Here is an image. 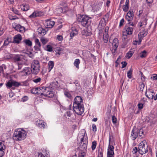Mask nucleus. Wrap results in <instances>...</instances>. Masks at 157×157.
I'll return each mask as SVG.
<instances>
[{
  "label": "nucleus",
  "instance_id": "nucleus-1",
  "mask_svg": "<svg viewBox=\"0 0 157 157\" xmlns=\"http://www.w3.org/2000/svg\"><path fill=\"white\" fill-rule=\"evenodd\" d=\"M73 104V109L75 113L78 115H81L84 112V107L82 105V99L81 97L76 96L74 99Z\"/></svg>",
  "mask_w": 157,
  "mask_h": 157
},
{
  "label": "nucleus",
  "instance_id": "nucleus-2",
  "mask_svg": "<svg viewBox=\"0 0 157 157\" xmlns=\"http://www.w3.org/2000/svg\"><path fill=\"white\" fill-rule=\"evenodd\" d=\"M6 85L7 88H11L13 90L15 89V87H17L20 86H26L29 85L27 81L21 82H18L16 81L11 79L8 82H7Z\"/></svg>",
  "mask_w": 157,
  "mask_h": 157
},
{
  "label": "nucleus",
  "instance_id": "nucleus-3",
  "mask_svg": "<svg viewBox=\"0 0 157 157\" xmlns=\"http://www.w3.org/2000/svg\"><path fill=\"white\" fill-rule=\"evenodd\" d=\"M77 21L80 22L84 27H88L91 22V18L84 15H78L77 16Z\"/></svg>",
  "mask_w": 157,
  "mask_h": 157
},
{
  "label": "nucleus",
  "instance_id": "nucleus-4",
  "mask_svg": "<svg viewBox=\"0 0 157 157\" xmlns=\"http://www.w3.org/2000/svg\"><path fill=\"white\" fill-rule=\"evenodd\" d=\"M26 132L25 130H17L14 132L13 138L15 140H23L26 138Z\"/></svg>",
  "mask_w": 157,
  "mask_h": 157
},
{
  "label": "nucleus",
  "instance_id": "nucleus-5",
  "mask_svg": "<svg viewBox=\"0 0 157 157\" xmlns=\"http://www.w3.org/2000/svg\"><path fill=\"white\" fill-rule=\"evenodd\" d=\"M39 62L38 60H34L31 65V72L33 74L36 75L40 70Z\"/></svg>",
  "mask_w": 157,
  "mask_h": 157
},
{
  "label": "nucleus",
  "instance_id": "nucleus-6",
  "mask_svg": "<svg viewBox=\"0 0 157 157\" xmlns=\"http://www.w3.org/2000/svg\"><path fill=\"white\" fill-rule=\"evenodd\" d=\"M43 92L41 93L42 96H44L49 98H52L54 96V94L53 91L51 90L50 88L45 87Z\"/></svg>",
  "mask_w": 157,
  "mask_h": 157
},
{
  "label": "nucleus",
  "instance_id": "nucleus-7",
  "mask_svg": "<svg viewBox=\"0 0 157 157\" xmlns=\"http://www.w3.org/2000/svg\"><path fill=\"white\" fill-rule=\"evenodd\" d=\"M80 140V142L78 146L79 147H87L88 143L87 137L86 136H85V134L82 135L81 136Z\"/></svg>",
  "mask_w": 157,
  "mask_h": 157
},
{
  "label": "nucleus",
  "instance_id": "nucleus-8",
  "mask_svg": "<svg viewBox=\"0 0 157 157\" xmlns=\"http://www.w3.org/2000/svg\"><path fill=\"white\" fill-rule=\"evenodd\" d=\"M148 151V148H134L132 151L133 154L136 153L138 151L141 155L145 154Z\"/></svg>",
  "mask_w": 157,
  "mask_h": 157
},
{
  "label": "nucleus",
  "instance_id": "nucleus-9",
  "mask_svg": "<svg viewBox=\"0 0 157 157\" xmlns=\"http://www.w3.org/2000/svg\"><path fill=\"white\" fill-rule=\"evenodd\" d=\"M155 94V93L154 91L149 89L147 90L145 92L146 96L149 99H153Z\"/></svg>",
  "mask_w": 157,
  "mask_h": 157
},
{
  "label": "nucleus",
  "instance_id": "nucleus-10",
  "mask_svg": "<svg viewBox=\"0 0 157 157\" xmlns=\"http://www.w3.org/2000/svg\"><path fill=\"white\" fill-rule=\"evenodd\" d=\"M36 124L40 128L44 129L46 127V123L43 120H39L36 122Z\"/></svg>",
  "mask_w": 157,
  "mask_h": 157
},
{
  "label": "nucleus",
  "instance_id": "nucleus-11",
  "mask_svg": "<svg viewBox=\"0 0 157 157\" xmlns=\"http://www.w3.org/2000/svg\"><path fill=\"white\" fill-rule=\"evenodd\" d=\"M55 24V22L54 21H51L50 19L46 20L45 23L46 27L48 28H52L54 25Z\"/></svg>",
  "mask_w": 157,
  "mask_h": 157
},
{
  "label": "nucleus",
  "instance_id": "nucleus-12",
  "mask_svg": "<svg viewBox=\"0 0 157 157\" xmlns=\"http://www.w3.org/2000/svg\"><path fill=\"white\" fill-rule=\"evenodd\" d=\"M13 38V41L12 43L17 44H19L22 39L21 36L20 34L15 35Z\"/></svg>",
  "mask_w": 157,
  "mask_h": 157
},
{
  "label": "nucleus",
  "instance_id": "nucleus-13",
  "mask_svg": "<svg viewBox=\"0 0 157 157\" xmlns=\"http://www.w3.org/2000/svg\"><path fill=\"white\" fill-rule=\"evenodd\" d=\"M13 59L14 62L21 61L22 59H25L24 56L21 54L16 55L13 58Z\"/></svg>",
  "mask_w": 157,
  "mask_h": 157
},
{
  "label": "nucleus",
  "instance_id": "nucleus-14",
  "mask_svg": "<svg viewBox=\"0 0 157 157\" xmlns=\"http://www.w3.org/2000/svg\"><path fill=\"white\" fill-rule=\"evenodd\" d=\"M138 128H134L132 130V133L131 136L133 140H135L137 137L138 136Z\"/></svg>",
  "mask_w": 157,
  "mask_h": 157
},
{
  "label": "nucleus",
  "instance_id": "nucleus-15",
  "mask_svg": "<svg viewBox=\"0 0 157 157\" xmlns=\"http://www.w3.org/2000/svg\"><path fill=\"white\" fill-rule=\"evenodd\" d=\"M124 29L125 31L123 32H125V33H126L128 35H131L133 31L132 28L130 27H128L126 26L124 27Z\"/></svg>",
  "mask_w": 157,
  "mask_h": 157
},
{
  "label": "nucleus",
  "instance_id": "nucleus-16",
  "mask_svg": "<svg viewBox=\"0 0 157 157\" xmlns=\"http://www.w3.org/2000/svg\"><path fill=\"white\" fill-rule=\"evenodd\" d=\"M114 148H108L107 154V157H114Z\"/></svg>",
  "mask_w": 157,
  "mask_h": 157
},
{
  "label": "nucleus",
  "instance_id": "nucleus-17",
  "mask_svg": "<svg viewBox=\"0 0 157 157\" xmlns=\"http://www.w3.org/2000/svg\"><path fill=\"white\" fill-rule=\"evenodd\" d=\"M118 39L115 38L113 41L112 47L114 48L117 49L118 46Z\"/></svg>",
  "mask_w": 157,
  "mask_h": 157
},
{
  "label": "nucleus",
  "instance_id": "nucleus-18",
  "mask_svg": "<svg viewBox=\"0 0 157 157\" xmlns=\"http://www.w3.org/2000/svg\"><path fill=\"white\" fill-rule=\"evenodd\" d=\"M58 84L57 81L52 82L50 84L51 87L52 89H56L58 87Z\"/></svg>",
  "mask_w": 157,
  "mask_h": 157
},
{
  "label": "nucleus",
  "instance_id": "nucleus-19",
  "mask_svg": "<svg viewBox=\"0 0 157 157\" xmlns=\"http://www.w3.org/2000/svg\"><path fill=\"white\" fill-rule=\"evenodd\" d=\"M22 43L25 44L26 45L29 46H31L32 45V43L31 41L29 39L24 40L22 41Z\"/></svg>",
  "mask_w": 157,
  "mask_h": 157
},
{
  "label": "nucleus",
  "instance_id": "nucleus-20",
  "mask_svg": "<svg viewBox=\"0 0 157 157\" xmlns=\"http://www.w3.org/2000/svg\"><path fill=\"white\" fill-rule=\"evenodd\" d=\"M30 71H31V69L29 67H26L21 72H23L25 71V75H28L30 73Z\"/></svg>",
  "mask_w": 157,
  "mask_h": 157
},
{
  "label": "nucleus",
  "instance_id": "nucleus-21",
  "mask_svg": "<svg viewBox=\"0 0 157 157\" xmlns=\"http://www.w3.org/2000/svg\"><path fill=\"white\" fill-rule=\"evenodd\" d=\"M37 32L38 34H41L42 35H44L46 34V31L44 29L42 28H39L38 29Z\"/></svg>",
  "mask_w": 157,
  "mask_h": 157
},
{
  "label": "nucleus",
  "instance_id": "nucleus-22",
  "mask_svg": "<svg viewBox=\"0 0 157 157\" xmlns=\"http://www.w3.org/2000/svg\"><path fill=\"white\" fill-rule=\"evenodd\" d=\"M49 71L50 72L52 69L53 67L54 66V63L53 61H50L48 63Z\"/></svg>",
  "mask_w": 157,
  "mask_h": 157
},
{
  "label": "nucleus",
  "instance_id": "nucleus-23",
  "mask_svg": "<svg viewBox=\"0 0 157 157\" xmlns=\"http://www.w3.org/2000/svg\"><path fill=\"white\" fill-rule=\"evenodd\" d=\"M80 63V61L79 59H77L75 60L74 64L76 67L78 69L79 68V65Z\"/></svg>",
  "mask_w": 157,
  "mask_h": 157
},
{
  "label": "nucleus",
  "instance_id": "nucleus-24",
  "mask_svg": "<svg viewBox=\"0 0 157 157\" xmlns=\"http://www.w3.org/2000/svg\"><path fill=\"white\" fill-rule=\"evenodd\" d=\"M139 146H142V147H148V146L146 140L142 141L139 144Z\"/></svg>",
  "mask_w": 157,
  "mask_h": 157
},
{
  "label": "nucleus",
  "instance_id": "nucleus-25",
  "mask_svg": "<svg viewBox=\"0 0 157 157\" xmlns=\"http://www.w3.org/2000/svg\"><path fill=\"white\" fill-rule=\"evenodd\" d=\"M78 33V32L77 30L75 29L72 30V31L71 32L70 36L71 37H72L74 36L77 34Z\"/></svg>",
  "mask_w": 157,
  "mask_h": 157
},
{
  "label": "nucleus",
  "instance_id": "nucleus-26",
  "mask_svg": "<svg viewBox=\"0 0 157 157\" xmlns=\"http://www.w3.org/2000/svg\"><path fill=\"white\" fill-rule=\"evenodd\" d=\"M109 37L108 34H104L103 40L105 43H106L107 42L108 40Z\"/></svg>",
  "mask_w": 157,
  "mask_h": 157
},
{
  "label": "nucleus",
  "instance_id": "nucleus-27",
  "mask_svg": "<svg viewBox=\"0 0 157 157\" xmlns=\"http://www.w3.org/2000/svg\"><path fill=\"white\" fill-rule=\"evenodd\" d=\"M45 87H42L40 88H38V94H40V96L41 97L43 98V97L42 96V95H41V93H42L43 92L42 91H44V88Z\"/></svg>",
  "mask_w": 157,
  "mask_h": 157
},
{
  "label": "nucleus",
  "instance_id": "nucleus-28",
  "mask_svg": "<svg viewBox=\"0 0 157 157\" xmlns=\"http://www.w3.org/2000/svg\"><path fill=\"white\" fill-rule=\"evenodd\" d=\"M103 150L102 148H99L98 157H103Z\"/></svg>",
  "mask_w": 157,
  "mask_h": 157
},
{
  "label": "nucleus",
  "instance_id": "nucleus-29",
  "mask_svg": "<svg viewBox=\"0 0 157 157\" xmlns=\"http://www.w3.org/2000/svg\"><path fill=\"white\" fill-rule=\"evenodd\" d=\"M82 35H85L86 36H90L91 34V33L90 32H88L86 30H84L82 32Z\"/></svg>",
  "mask_w": 157,
  "mask_h": 157
},
{
  "label": "nucleus",
  "instance_id": "nucleus-30",
  "mask_svg": "<svg viewBox=\"0 0 157 157\" xmlns=\"http://www.w3.org/2000/svg\"><path fill=\"white\" fill-rule=\"evenodd\" d=\"M132 68H130L129 71L127 72V76L129 78H132Z\"/></svg>",
  "mask_w": 157,
  "mask_h": 157
},
{
  "label": "nucleus",
  "instance_id": "nucleus-31",
  "mask_svg": "<svg viewBox=\"0 0 157 157\" xmlns=\"http://www.w3.org/2000/svg\"><path fill=\"white\" fill-rule=\"evenodd\" d=\"M29 8V6L27 4H25L21 8V10L24 11H26L28 10Z\"/></svg>",
  "mask_w": 157,
  "mask_h": 157
},
{
  "label": "nucleus",
  "instance_id": "nucleus-32",
  "mask_svg": "<svg viewBox=\"0 0 157 157\" xmlns=\"http://www.w3.org/2000/svg\"><path fill=\"white\" fill-rule=\"evenodd\" d=\"M126 15L127 16H130L131 17H133L134 16L133 11L132 10H130L127 13Z\"/></svg>",
  "mask_w": 157,
  "mask_h": 157
},
{
  "label": "nucleus",
  "instance_id": "nucleus-33",
  "mask_svg": "<svg viewBox=\"0 0 157 157\" xmlns=\"http://www.w3.org/2000/svg\"><path fill=\"white\" fill-rule=\"evenodd\" d=\"M38 89V87L33 88L31 90V93L33 94H37Z\"/></svg>",
  "mask_w": 157,
  "mask_h": 157
},
{
  "label": "nucleus",
  "instance_id": "nucleus-34",
  "mask_svg": "<svg viewBox=\"0 0 157 157\" xmlns=\"http://www.w3.org/2000/svg\"><path fill=\"white\" fill-rule=\"evenodd\" d=\"M11 40L10 38L9 39L8 38L4 41L3 45L5 46L8 45L9 43L11 42Z\"/></svg>",
  "mask_w": 157,
  "mask_h": 157
},
{
  "label": "nucleus",
  "instance_id": "nucleus-35",
  "mask_svg": "<svg viewBox=\"0 0 157 157\" xmlns=\"http://www.w3.org/2000/svg\"><path fill=\"white\" fill-rule=\"evenodd\" d=\"M36 17L42 16L44 15V13L43 12L37 11H36Z\"/></svg>",
  "mask_w": 157,
  "mask_h": 157
},
{
  "label": "nucleus",
  "instance_id": "nucleus-36",
  "mask_svg": "<svg viewBox=\"0 0 157 157\" xmlns=\"http://www.w3.org/2000/svg\"><path fill=\"white\" fill-rule=\"evenodd\" d=\"M125 19L128 22V24H130L131 21L133 20V17H131L130 16H127L126 15L125 17Z\"/></svg>",
  "mask_w": 157,
  "mask_h": 157
},
{
  "label": "nucleus",
  "instance_id": "nucleus-37",
  "mask_svg": "<svg viewBox=\"0 0 157 157\" xmlns=\"http://www.w3.org/2000/svg\"><path fill=\"white\" fill-rule=\"evenodd\" d=\"M146 53L147 52L146 51H143L141 53L140 57L142 58H143L145 57L147 55Z\"/></svg>",
  "mask_w": 157,
  "mask_h": 157
},
{
  "label": "nucleus",
  "instance_id": "nucleus-38",
  "mask_svg": "<svg viewBox=\"0 0 157 157\" xmlns=\"http://www.w3.org/2000/svg\"><path fill=\"white\" fill-rule=\"evenodd\" d=\"M56 12L58 14H60L63 12V9L62 7H60L56 9Z\"/></svg>",
  "mask_w": 157,
  "mask_h": 157
},
{
  "label": "nucleus",
  "instance_id": "nucleus-39",
  "mask_svg": "<svg viewBox=\"0 0 157 157\" xmlns=\"http://www.w3.org/2000/svg\"><path fill=\"white\" fill-rule=\"evenodd\" d=\"M109 143L108 147H114L113 146V140H111L110 137L109 138Z\"/></svg>",
  "mask_w": 157,
  "mask_h": 157
},
{
  "label": "nucleus",
  "instance_id": "nucleus-40",
  "mask_svg": "<svg viewBox=\"0 0 157 157\" xmlns=\"http://www.w3.org/2000/svg\"><path fill=\"white\" fill-rule=\"evenodd\" d=\"M64 95L66 97L69 99H71L72 98V96L71 94L68 92L65 91L64 92Z\"/></svg>",
  "mask_w": 157,
  "mask_h": 157
},
{
  "label": "nucleus",
  "instance_id": "nucleus-41",
  "mask_svg": "<svg viewBox=\"0 0 157 157\" xmlns=\"http://www.w3.org/2000/svg\"><path fill=\"white\" fill-rule=\"evenodd\" d=\"M40 40L44 45L46 44L48 42V40L47 39H45L43 37L41 38Z\"/></svg>",
  "mask_w": 157,
  "mask_h": 157
},
{
  "label": "nucleus",
  "instance_id": "nucleus-42",
  "mask_svg": "<svg viewBox=\"0 0 157 157\" xmlns=\"http://www.w3.org/2000/svg\"><path fill=\"white\" fill-rule=\"evenodd\" d=\"M133 53L132 51H129L126 54V56L127 58L129 59L131 58L133 55Z\"/></svg>",
  "mask_w": 157,
  "mask_h": 157
},
{
  "label": "nucleus",
  "instance_id": "nucleus-43",
  "mask_svg": "<svg viewBox=\"0 0 157 157\" xmlns=\"http://www.w3.org/2000/svg\"><path fill=\"white\" fill-rule=\"evenodd\" d=\"M12 11L15 14H17L18 15H21V14L19 12V11L16 9H14L13 8L12 9Z\"/></svg>",
  "mask_w": 157,
  "mask_h": 157
},
{
  "label": "nucleus",
  "instance_id": "nucleus-44",
  "mask_svg": "<svg viewBox=\"0 0 157 157\" xmlns=\"http://www.w3.org/2000/svg\"><path fill=\"white\" fill-rule=\"evenodd\" d=\"M138 135H139L140 136H141L142 135L144 134V132L142 129H140V130L139 129H138Z\"/></svg>",
  "mask_w": 157,
  "mask_h": 157
},
{
  "label": "nucleus",
  "instance_id": "nucleus-45",
  "mask_svg": "<svg viewBox=\"0 0 157 157\" xmlns=\"http://www.w3.org/2000/svg\"><path fill=\"white\" fill-rule=\"evenodd\" d=\"M144 86L145 85L144 83L143 82L141 84H140L139 86L140 90L141 91H143Z\"/></svg>",
  "mask_w": 157,
  "mask_h": 157
},
{
  "label": "nucleus",
  "instance_id": "nucleus-46",
  "mask_svg": "<svg viewBox=\"0 0 157 157\" xmlns=\"http://www.w3.org/2000/svg\"><path fill=\"white\" fill-rule=\"evenodd\" d=\"M129 8V6H127L126 5H124L123 7V10L124 12H127Z\"/></svg>",
  "mask_w": 157,
  "mask_h": 157
},
{
  "label": "nucleus",
  "instance_id": "nucleus-47",
  "mask_svg": "<svg viewBox=\"0 0 157 157\" xmlns=\"http://www.w3.org/2000/svg\"><path fill=\"white\" fill-rule=\"evenodd\" d=\"M112 122L113 124H116L117 122V119L116 117L114 115L112 116Z\"/></svg>",
  "mask_w": 157,
  "mask_h": 157
},
{
  "label": "nucleus",
  "instance_id": "nucleus-48",
  "mask_svg": "<svg viewBox=\"0 0 157 157\" xmlns=\"http://www.w3.org/2000/svg\"><path fill=\"white\" fill-rule=\"evenodd\" d=\"M4 150L3 148H0V157H2L4 155Z\"/></svg>",
  "mask_w": 157,
  "mask_h": 157
},
{
  "label": "nucleus",
  "instance_id": "nucleus-49",
  "mask_svg": "<svg viewBox=\"0 0 157 157\" xmlns=\"http://www.w3.org/2000/svg\"><path fill=\"white\" fill-rule=\"evenodd\" d=\"M85 155V153L83 152H82V151H81L79 153L78 157H84Z\"/></svg>",
  "mask_w": 157,
  "mask_h": 157
},
{
  "label": "nucleus",
  "instance_id": "nucleus-50",
  "mask_svg": "<svg viewBox=\"0 0 157 157\" xmlns=\"http://www.w3.org/2000/svg\"><path fill=\"white\" fill-rule=\"evenodd\" d=\"M117 49V48H114L113 47H112L111 48V50L112 52V53L113 55H114L116 53Z\"/></svg>",
  "mask_w": 157,
  "mask_h": 157
},
{
  "label": "nucleus",
  "instance_id": "nucleus-51",
  "mask_svg": "<svg viewBox=\"0 0 157 157\" xmlns=\"http://www.w3.org/2000/svg\"><path fill=\"white\" fill-rule=\"evenodd\" d=\"M47 51L51 52L52 51V47L49 45H48L47 46Z\"/></svg>",
  "mask_w": 157,
  "mask_h": 157
},
{
  "label": "nucleus",
  "instance_id": "nucleus-52",
  "mask_svg": "<svg viewBox=\"0 0 157 157\" xmlns=\"http://www.w3.org/2000/svg\"><path fill=\"white\" fill-rule=\"evenodd\" d=\"M147 19L146 18H143L142 19V22L143 25H146V24H147Z\"/></svg>",
  "mask_w": 157,
  "mask_h": 157
},
{
  "label": "nucleus",
  "instance_id": "nucleus-53",
  "mask_svg": "<svg viewBox=\"0 0 157 157\" xmlns=\"http://www.w3.org/2000/svg\"><path fill=\"white\" fill-rule=\"evenodd\" d=\"M8 17L9 18V19L11 20H14L18 18V17H14L13 16L11 15H9Z\"/></svg>",
  "mask_w": 157,
  "mask_h": 157
},
{
  "label": "nucleus",
  "instance_id": "nucleus-54",
  "mask_svg": "<svg viewBox=\"0 0 157 157\" xmlns=\"http://www.w3.org/2000/svg\"><path fill=\"white\" fill-rule=\"evenodd\" d=\"M38 157H48L47 155H44L43 153L40 152L39 153L38 155Z\"/></svg>",
  "mask_w": 157,
  "mask_h": 157
},
{
  "label": "nucleus",
  "instance_id": "nucleus-55",
  "mask_svg": "<svg viewBox=\"0 0 157 157\" xmlns=\"http://www.w3.org/2000/svg\"><path fill=\"white\" fill-rule=\"evenodd\" d=\"M25 28L22 26H21V27L18 30V31L19 32H22L23 31L25 32Z\"/></svg>",
  "mask_w": 157,
  "mask_h": 157
},
{
  "label": "nucleus",
  "instance_id": "nucleus-56",
  "mask_svg": "<svg viewBox=\"0 0 157 157\" xmlns=\"http://www.w3.org/2000/svg\"><path fill=\"white\" fill-rule=\"evenodd\" d=\"M127 35L126 33H125V32H123V37L124 40L127 38Z\"/></svg>",
  "mask_w": 157,
  "mask_h": 157
},
{
  "label": "nucleus",
  "instance_id": "nucleus-57",
  "mask_svg": "<svg viewBox=\"0 0 157 157\" xmlns=\"http://www.w3.org/2000/svg\"><path fill=\"white\" fill-rule=\"evenodd\" d=\"M92 126V131L94 132H95L97 131V128L96 125L95 124H93Z\"/></svg>",
  "mask_w": 157,
  "mask_h": 157
},
{
  "label": "nucleus",
  "instance_id": "nucleus-58",
  "mask_svg": "<svg viewBox=\"0 0 157 157\" xmlns=\"http://www.w3.org/2000/svg\"><path fill=\"white\" fill-rule=\"evenodd\" d=\"M41 79L40 78H39L33 80V81L35 83H37L40 82Z\"/></svg>",
  "mask_w": 157,
  "mask_h": 157
},
{
  "label": "nucleus",
  "instance_id": "nucleus-59",
  "mask_svg": "<svg viewBox=\"0 0 157 157\" xmlns=\"http://www.w3.org/2000/svg\"><path fill=\"white\" fill-rule=\"evenodd\" d=\"M124 21V18H122L120 22L119 27H121L123 26Z\"/></svg>",
  "mask_w": 157,
  "mask_h": 157
},
{
  "label": "nucleus",
  "instance_id": "nucleus-60",
  "mask_svg": "<svg viewBox=\"0 0 157 157\" xmlns=\"http://www.w3.org/2000/svg\"><path fill=\"white\" fill-rule=\"evenodd\" d=\"M25 54L30 58H33V55L32 54L31 52H30L29 53H26Z\"/></svg>",
  "mask_w": 157,
  "mask_h": 157
},
{
  "label": "nucleus",
  "instance_id": "nucleus-61",
  "mask_svg": "<svg viewBox=\"0 0 157 157\" xmlns=\"http://www.w3.org/2000/svg\"><path fill=\"white\" fill-rule=\"evenodd\" d=\"M28 99V98L27 96H24L22 98V101L23 102H25L27 101Z\"/></svg>",
  "mask_w": 157,
  "mask_h": 157
},
{
  "label": "nucleus",
  "instance_id": "nucleus-62",
  "mask_svg": "<svg viewBox=\"0 0 157 157\" xmlns=\"http://www.w3.org/2000/svg\"><path fill=\"white\" fill-rule=\"evenodd\" d=\"M34 48V49L36 51H41L40 47H39L37 46H35Z\"/></svg>",
  "mask_w": 157,
  "mask_h": 157
},
{
  "label": "nucleus",
  "instance_id": "nucleus-63",
  "mask_svg": "<svg viewBox=\"0 0 157 157\" xmlns=\"http://www.w3.org/2000/svg\"><path fill=\"white\" fill-rule=\"evenodd\" d=\"M138 106L139 109H141L143 108V104L142 103H139Z\"/></svg>",
  "mask_w": 157,
  "mask_h": 157
},
{
  "label": "nucleus",
  "instance_id": "nucleus-64",
  "mask_svg": "<svg viewBox=\"0 0 157 157\" xmlns=\"http://www.w3.org/2000/svg\"><path fill=\"white\" fill-rule=\"evenodd\" d=\"M20 27H21V25L18 24L15 26L14 27V29L18 31V30L19 29V28Z\"/></svg>",
  "mask_w": 157,
  "mask_h": 157
}]
</instances>
